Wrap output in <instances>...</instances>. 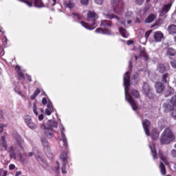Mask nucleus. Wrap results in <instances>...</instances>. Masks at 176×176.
I'll return each instance as SVG.
<instances>
[{
  "mask_svg": "<svg viewBox=\"0 0 176 176\" xmlns=\"http://www.w3.org/2000/svg\"><path fill=\"white\" fill-rule=\"evenodd\" d=\"M172 117L175 120H176V109L173 110L172 112Z\"/></svg>",
  "mask_w": 176,
  "mask_h": 176,
  "instance_id": "bf43d9fd",
  "label": "nucleus"
},
{
  "mask_svg": "<svg viewBox=\"0 0 176 176\" xmlns=\"http://www.w3.org/2000/svg\"><path fill=\"white\" fill-rule=\"evenodd\" d=\"M89 0H80V3H82V5H89Z\"/></svg>",
  "mask_w": 176,
  "mask_h": 176,
  "instance_id": "3c124183",
  "label": "nucleus"
},
{
  "mask_svg": "<svg viewBox=\"0 0 176 176\" xmlns=\"http://www.w3.org/2000/svg\"><path fill=\"white\" fill-rule=\"evenodd\" d=\"M8 153H10V157L11 159H16V153L14 152V147H13V146H10Z\"/></svg>",
  "mask_w": 176,
  "mask_h": 176,
  "instance_id": "393cba45",
  "label": "nucleus"
},
{
  "mask_svg": "<svg viewBox=\"0 0 176 176\" xmlns=\"http://www.w3.org/2000/svg\"><path fill=\"white\" fill-rule=\"evenodd\" d=\"M143 129L146 134V135H149V126H151V122L148 120H144L142 122Z\"/></svg>",
  "mask_w": 176,
  "mask_h": 176,
  "instance_id": "2eb2a0df",
  "label": "nucleus"
},
{
  "mask_svg": "<svg viewBox=\"0 0 176 176\" xmlns=\"http://www.w3.org/2000/svg\"><path fill=\"white\" fill-rule=\"evenodd\" d=\"M157 71H158V72L160 74H164V72L166 71V66H164L163 64L158 65Z\"/></svg>",
  "mask_w": 176,
  "mask_h": 176,
  "instance_id": "2f4dec72",
  "label": "nucleus"
},
{
  "mask_svg": "<svg viewBox=\"0 0 176 176\" xmlns=\"http://www.w3.org/2000/svg\"><path fill=\"white\" fill-rule=\"evenodd\" d=\"M72 16H73V17L74 18L76 17L77 20H82V19H83V16L78 13H72Z\"/></svg>",
  "mask_w": 176,
  "mask_h": 176,
  "instance_id": "e433bc0d",
  "label": "nucleus"
},
{
  "mask_svg": "<svg viewBox=\"0 0 176 176\" xmlns=\"http://www.w3.org/2000/svg\"><path fill=\"white\" fill-rule=\"evenodd\" d=\"M132 85H137L138 83V73H135L133 75V78H131Z\"/></svg>",
  "mask_w": 176,
  "mask_h": 176,
  "instance_id": "473e14b6",
  "label": "nucleus"
},
{
  "mask_svg": "<svg viewBox=\"0 0 176 176\" xmlns=\"http://www.w3.org/2000/svg\"><path fill=\"white\" fill-rule=\"evenodd\" d=\"M170 155L172 157H176V150L172 149V151H170Z\"/></svg>",
  "mask_w": 176,
  "mask_h": 176,
  "instance_id": "de8ad7c7",
  "label": "nucleus"
},
{
  "mask_svg": "<svg viewBox=\"0 0 176 176\" xmlns=\"http://www.w3.org/2000/svg\"><path fill=\"white\" fill-rule=\"evenodd\" d=\"M155 89H156L157 93H162L163 90H164V85H163L160 82H157L155 83Z\"/></svg>",
  "mask_w": 176,
  "mask_h": 176,
  "instance_id": "a211bd4d",
  "label": "nucleus"
},
{
  "mask_svg": "<svg viewBox=\"0 0 176 176\" xmlns=\"http://www.w3.org/2000/svg\"><path fill=\"white\" fill-rule=\"evenodd\" d=\"M6 127V124H0V133L3 132V128Z\"/></svg>",
  "mask_w": 176,
  "mask_h": 176,
  "instance_id": "4d7b16f0",
  "label": "nucleus"
},
{
  "mask_svg": "<svg viewBox=\"0 0 176 176\" xmlns=\"http://www.w3.org/2000/svg\"><path fill=\"white\" fill-rule=\"evenodd\" d=\"M105 17L106 19H109L110 20H112V19H116L117 23H119V24H121V25H124V24H126V19H120L113 14H106Z\"/></svg>",
  "mask_w": 176,
  "mask_h": 176,
  "instance_id": "ddd939ff",
  "label": "nucleus"
},
{
  "mask_svg": "<svg viewBox=\"0 0 176 176\" xmlns=\"http://www.w3.org/2000/svg\"><path fill=\"white\" fill-rule=\"evenodd\" d=\"M170 101L171 104L176 107V94L172 97Z\"/></svg>",
  "mask_w": 176,
  "mask_h": 176,
  "instance_id": "58836bf2",
  "label": "nucleus"
},
{
  "mask_svg": "<svg viewBox=\"0 0 176 176\" xmlns=\"http://www.w3.org/2000/svg\"><path fill=\"white\" fill-rule=\"evenodd\" d=\"M64 5L66 6V8H69V9H74V8H75V3H74V1L72 0L65 1Z\"/></svg>",
  "mask_w": 176,
  "mask_h": 176,
  "instance_id": "4be33fe9",
  "label": "nucleus"
},
{
  "mask_svg": "<svg viewBox=\"0 0 176 176\" xmlns=\"http://www.w3.org/2000/svg\"><path fill=\"white\" fill-rule=\"evenodd\" d=\"M42 104L43 105H46L47 104V99H46V98H43Z\"/></svg>",
  "mask_w": 176,
  "mask_h": 176,
  "instance_id": "13d9d810",
  "label": "nucleus"
},
{
  "mask_svg": "<svg viewBox=\"0 0 176 176\" xmlns=\"http://www.w3.org/2000/svg\"><path fill=\"white\" fill-rule=\"evenodd\" d=\"M16 148L15 150L17 152H21V151H25L26 146L25 142H24L23 139L21 137L18 136L16 138Z\"/></svg>",
  "mask_w": 176,
  "mask_h": 176,
  "instance_id": "1a4fd4ad",
  "label": "nucleus"
},
{
  "mask_svg": "<svg viewBox=\"0 0 176 176\" xmlns=\"http://www.w3.org/2000/svg\"><path fill=\"white\" fill-rule=\"evenodd\" d=\"M27 126L29 127V129H31V130H35V129H36V127H38L36 124H35L32 121L31 122H29V124Z\"/></svg>",
  "mask_w": 176,
  "mask_h": 176,
  "instance_id": "72a5a7b5",
  "label": "nucleus"
},
{
  "mask_svg": "<svg viewBox=\"0 0 176 176\" xmlns=\"http://www.w3.org/2000/svg\"><path fill=\"white\" fill-rule=\"evenodd\" d=\"M168 76H169L168 73H166V74H164L163 75V76H162V82L164 83H167V78H168Z\"/></svg>",
  "mask_w": 176,
  "mask_h": 176,
  "instance_id": "4c0bfd02",
  "label": "nucleus"
},
{
  "mask_svg": "<svg viewBox=\"0 0 176 176\" xmlns=\"http://www.w3.org/2000/svg\"><path fill=\"white\" fill-rule=\"evenodd\" d=\"M101 27H111L112 26V22L111 21H108V20H103L101 21L100 23Z\"/></svg>",
  "mask_w": 176,
  "mask_h": 176,
  "instance_id": "cd10ccee",
  "label": "nucleus"
},
{
  "mask_svg": "<svg viewBox=\"0 0 176 176\" xmlns=\"http://www.w3.org/2000/svg\"><path fill=\"white\" fill-rule=\"evenodd\" d=\"M26 78H27L28 80H29V82L32 81V79L31 78V76L26 74Z\"/></svg>",
  "mask_w": 176,
  "mask_h": 176,
  "instance_id": "69168bd1",
  "label": "nucleus"
},
{
  "mask_svg": "<svg viewBox=\"0 0 176 176\" xmlns=\"http://www.w3.org/2000/svg\"><path fill=\"white\" fill-rule=\"evenodd\" d=\"M58 127V123L56 121H53L49 120L47 122V124H42L41 129L45 130V134L48 138H53L54 137V133L53 132V129H57Z\"/></svg>",
  "mask_w": 176,
  "mask_h": 176,
  "instance_id": "7ed1b4c3",
  "label": "nucleus"
},
{
  "mask_svg": "<svg viewBox=\"0 0 176 176\" xmlns=\"http://www.w3.org/2000/svg\"><path fill=\"white\" fill-rule=\"evenodd\" d=\"M14 168H16V166H14V164H10V165H9V170H14Z\"/></svg>",
  "mask_w": 176,
  "mask_h": 176,
  "instance_id": "052dcab7",
  "label": "nucleus"
},
{
  "mask_svg": "<svg viewBox=\"0 0 176 176\" xmlns=\"http://www.w3.org/2000/svg\"><path fill=\"white\" fill-rule=\"evenodd\" d=\"M158 155L160 159L162 160V162H161L160 164V169L161 171V174H162V175H166V166H164V163H167V157L163 155L162 151H159Z\"/></svg>",
  "mask_w": 176,
  "mask_h": 176,
  "instance_id": "0eeeda50",
  "label": "nucleus"
},
{
  "mask_svg": "<svg viewBox=\"0 0 176 176\" xmlns=\"http://www.w3.org/2000/svg\"><path fill=\"white\" fill-rule=\"evenodd\" d=\"M155 19H156V16L154 14H150L145 19V23L151 24V23L155 21Z\"/></svg>",
  "mask_w": 176,
  "mask_h": 176,
  "instance_id": "aec40b11",
  "label": "nucleus"
},
{
  "mask_svg": "<svg viewBox=\"0 0 176 176\" xmlns=\"http://www.w3.org/2000/svg\"><path fill=\"white\" fill-rule=\"evenodd\" d=\"M166 54L170 57H174L176 54V50L174 48L169 47L166 50Z\"/></svg>",
  "mask_w": 176,
  "mask_h": 176,
  "instance_id": "b1692460",
  "label": "nucleus"
},
{
  "mask_svg": "<svg viewBox=\"0 0 176 176\" xmlns=\"http://www.w3.org/2000/svg\"><path fill=\"white\" fill-rule=\"evenodd\" d=\"M24 120H25V124L28 125V124L32 122V118L30 116H26L24 118Z\"/></svg>",
  "mask_w": 176,
  "mask_h": 176,
  "instance_id": "f704fd0d",
  "label": "nucleus"
},
{
  "mask_svg": "<svg viewBox=\"0 0 176 176\" xmlns=\"http://www.w3.org/2000/svg\"><path fill=\"white\" fill-rule=\"evenodd\" d=\"M168 32H169L170 35H174L176 34V25L174 24L170 25L167 28Z\"/></svg>",
  "mask_w": 176,
  "mask_h": 176,
  "instance_id": "6ab92c4d",
  "label": "nucleus"
},
{
  "mask_svg": "<svg viewBox=\"0 0 176 176\" xmlns=\"http://www.w3.org/2000/svg\"><path fill=\"white\" fill-rule=\"evenodd\" d=\"M170 65L173 68L176 69V59L170 62Z\"/></svg>",
  "mask_w": 176,
  "mask_h": 176,
  "instance_id": "8fccbe9b",
  "label": "nucleus"
},
{
  "mask_svg": "<svg viewBox=\"0 0 176 176\" xmlns=\"http://www.w3.org/2000/svg\"><path fill=\"white\" fill-rule=\"evenodd\" d=\"M153 37L155 42H162V39L164 38V35L162 33V32H155Z\"/></svg>",
  "mask_w": 176,
  "mask_h": 176,
  "instance_id": "dca6fc26",
  "label": "nucleus"
},
{
  "mask_svg": "<svg viewBox=\"0 0 176 176\" xmlns=\"http://www.w3.org/2000/svg\"><path fill=\"white\" fill-rule=\"evenodd\" d=\"M163 108L165 112H170V111H173L175 107L173 103H171L170 100H167L165 103H164Z\"/></svg>",
  "mask_w": 176,
  "mask_h": 176,
  "instance_id": "4468645a",
  "label": "nucleus"
},
{
  "mask_svg": "<svg viewBox=\"0 0 176 176\" xmlns=\"http://www.w3.org/2000/svg\"><path fill=\"white\" fill-rule=\"evenodd\" d=\"M18 1H19V2H23L24 3H26V5L29 6V8H31L32 5H34L35 8H46L47 6H48L47 4H44L42 0H29V1L24 0Z\"/></svg>",
  "mask_w": 176,
  "mask_h": 176,
  "instance_id": "423d86ee",
  "label": "nucleus"
},
{
  "mask_svg": "<svg viewBox=\"0 0 176 176\" xmlns=\"http://www.w3.org/2000/svg\"><path fill=\"white\" fill-rule=\"evenodd\" d=\"M0 175L1 176H6V175H8V171H6V170H1L0 172Z\"/></svg>",
  "mask_w": 176,
  "mask_h": 176,
  "instance_id": "6e6d98bb",
  "label": "nucleus"
},
{
  "mask_svg": "<svg viewBox=\"0 0 176 176\" xmlns=\"http://www.w3.org/2000/svg\"><path fill=\"white\" fill-rule=\"evenodd\" d=\"M41 142L44 147V151L49 149V142H47V140L45 138H41Z\"/></svg>",
  "mask_w": 176,
  "mask_h": 176,
  "instance_id": "bb28decb",
  "label": "nucleus"
},
{
  "mask_svg": "<svg viewBox=\"0 0 176 176\" xmlns=\"http://www.w3.org/2000/svg\"><path fill=\"white\" fill-rule=\"evenodd\" d=\"M43 119V114H40L38 116V120H42Z\"/></svg>",
  "mask_w": 176,
  "mask_h": 176,
  "instance_id": "338daca9",
  "label": "nucleus"
},
{
  "mask_svg": "<svg viewBox=\"0 0 176 176\" xmlns=\"http://www.w3.org/2000/svg\"><path fill=\"white\" fill-rule=\"evenodd\" d=\"M149 148H150V149L151 151V153L153 155V159L155 160L156 159V152H155L153 151V148H152V146L151 144H149Z\"/></svg>",
  "mask_w": 176,
  "mask_h": 176,
  "instance_id": "a19ab883",
  "label": "nucleus"
},
{
  "mask_svg": "<svg viewBox=\"0 0 176 176\" xmlns=\"http://www.w3.org/2000/svg\"><path fill=\"white\" fill-rule=\"evenodd\" d=\"M142 91L143 93H144V94L146 95V96L152 99L154 97L153 93L152 92V88L151 87V86L149 85H148V83L144 82L142 87Z\"/></svg>",
  "mask_w": 176,
  "mask_h": 176,
  "instance_id": "9d476101",
  "label": "nucleus"
},
{
  "mask_svg": "<svg viewBox=\"0 0 176 176\" xmlns=\"http://www.w3.org/2000/svg\"><path fill=\"white\" fill-rule=\"evenodd\" d=\"M132 95L135 96V98H139L140 97V92L138 90L132 89L131 90Z\"/></svg>",
  "mask_w": 176,
  "mask_h": 176,
  "instance_id": "c9c22d12",
  "label": "nucleus"
},
{
  "mask_svg": "<svg viewBox=\"0 0 176 176\" xmlns=\"http://www.w3.org/2000/svg\"><path fill=\"white\" fill-rule=\"evenodd\" d=\"M144 1L145 0H135V3H137V5H139V6H141V5L144 3Z\"/></svg>",
  "mask_w": 176,
  "mask_h": 176,
  "instance_id": "09e8293b",
  "label": "nucleus"
},
{
  "mask_svg": "<svg viewBox=\"0 0 176 176\" xmlns=\"http://www.w3.org/2000/svg\"><path fill=\"white\" fill-rule=\"evenodd\" d=\"M151 135L152 140H154V141H156V140L159 138V132L156 131V129H154L153 130Z\"/></svg>",
  "mask_w": 176,
  "mask_h": 176,
  "instance_id": "7c9ffc66",
  "label": "nucleus"
},
{
  "mask_svg": "<svg viewBox=\"0 0 176 176\" xmlns=\"http://www.w3.org/2000/svg\"><path fill=\"white\" fill-rule=\"evenodd\" d=\"M175 140V135L170 128H166L161 135L160 142L162 145H168L170 142Z\"/></svg>",
  "mask_w": 176,
  "mask_h": 176,
  "instance_id": "20e7f679",
  "label": "nucleus"
},
{
  "mask_svg": "<svg viewBox=\"0 0 176 176\" xmlns=\"http://www.w3.org/2000/svg\"><path fill=\"white\" fill-rule=\"evenodd\" d=\"M1 146L4 148V151H8V144H6V138L5 136H2L1 138Z\"/></svg>",
  "mask_w": 176,
  "mask_h": 176,
  "instance_id": "5701e85b",
  "label": "nucleus"
},
{
  "mask_svg": "<svg viewBox=\"0 0 176 176\" xmlns=\"http://www.w3.org/2000/svg\"><path fill=\"white\" fill-rule=\"evenodd\" d=\"M36 153V151H34V152L28 153V154L25 156H26V157H32V156H34V155L35 156Z\"/></svg>",
  "mask_w": 176,
  "mask_h": 176,
  "instance_id": "a18cd8bd",
  "label": "nucleus"
},
{
  "mask_svg": "<svg viewBox=\"0 0 176 176\" xmlns=\"http://www.w3.org/2000/svg\"><path fill=\"white\" fill-rule=\"evenodd\" d=\"M56 2V0H52L51 1H50V5H51V6H55Z\"/></svg>",
  "mask_w": 176,
  "mask_h": 176,
  "instance_id": "680f3d73",
  "label": "nucleus"
},
{
  "mask_svg": "<svg viewBox=\"0 0 176 176\" xmlns=\"http://www.w3.org/2000/svg\"><path fill=\"white\" fill-rule=\"evenodd\" d=\"M111 3L113 5V11L117 14L123 13L124 9V3L123 0H111Z\"/></svg>",
  "mask_w": 176,
  "mask_h": 176,
  "instance_id": "39448f33",
  "label": "nucleus"
},
{
  "mask_svg": "<svg viewBox=\"0 0 176 176\" xmlns=\"http://www.w3.org/2000/svg\"><path fill=\"white\" fill-rule=\"evenodd\" d=\"M96 34H102L103 35H111V31L108 29L102 30L101 28H98L96 30Z\"/></svg>",
  "mask_w": 176,
  "mask_h": 176,
  "instance_id": "f3484780",
  "label": "nucleus"
},
{
  "mask_svg": "<svg viewBox=\"0 0 176 176\" xmlns=\"http://www.w3.org/2000/svg\"><path fill=\"white\" fill-rule=\"evenodd\" d=\"M17 74L19 79H24V74L21 72H19Z\"/></svg>",
  "mask_w": 176,
  "mask_h": 176,
  "instance_id": "603ef678",
  "label": "nucleus"
},
{
  "mask_svg": "<svg viewBox=\"0 0 176 176\" xmlns=\"http://www.w3.org/2000/svg\"><path fill=\"white\" fill-rule=\"evenodd\" d=\"M41 93V90H39V89H36V90L34 91V94L35 96H38V94H39Z\"/></svg>",
  "mask_w": 176,
  "mask_h": 176,
  "instance_id": "0e129e2a",
  "label": "nucleus"
},
{
  "mask_svg": "<svg viewBox=\"0 0 176 176\" xmlns=\"http://www.w3.org/2000/svg\"><path fill=\"white\" fill-rule=\"evenodd\" d=\"M45 115H47V116H50V115H52V113L54 112V110H51L50 109H45Z\"/></svg>",
  "mask_w": 176,
  "mask_h": 176,
  "instance_id": "ea45409f",
  "label": "nucleus"
},
{
  "mask_svg": "<svg viewBox=\"0 0 176 176\" xmlns=\"http://www.w3.org/2000/svg\"><path fill=\"white\" fill-rule=\"evenodd\" d=\"M18 156L21 163H26V162H28V158L27 157V155L25 154L21 155V153H19Z\"/></svg>",
  "mask_w": 176,
  "mask_h": 176,
  "instance_id": "a878e982",
  "label": "nucleus"
},
{
  "mask_svg": "<svg viewBox=\"0 0 176 176\" xmlns=\"http://www.w3.org/2000/svg\"><path fill=\"white\" fill-rule=\"evenodd\" d=\"M21 175V171H17L16 173H15V176H20Z\"/></svg>",
  "mask_w": 176,
  "mask_h": 176,
  "instance_id": "774afa93",
  "label": "nucleus"
},
{
  "mask_svg": "<svg viewBox=\"0 0 176 176\" xmlns=\"http://www.w3.org/2000/svg\"><path fill=\"white\" fill-rule=\"evenodd\" d=\"M14 91H16V93L19 94V96H23V93H21V91H20V88L19 87H16L14 88Z\"/></svg>",
  "mask_w": 176,
  "mask_h": 176,
  "instance_id": "49530a36",
  "label": "nucleus"
},
{
  "mask_svg": "<svg viewBox=\"0 0 176 176\" xmlns=\"http://www.w3.org/2000/svg\"><path fill=\"white\" fill-rule=\"evenodd\" d=\"M36 109H38L37 108H36V103H34L33 104V112H34V113H35V115L36 116H38V111H36Z\"/></svg>",
  "mask_w": 176,
  "mask_h": 176,
  "instance_id": "79ce46f5",
  "label": "nucleus"
},
{
  "mask_svg": "<svg viewBox=\"0 0 176 176\" xmlns=\"http://www.w3.org/2000/svg\"><path fill=\"white\" fill-rule=\"evenodd\" d=\"M123 80L124 86L125 100L126 101L129 102L133 111H137L138 109V104H137V102L134 100L133 96L129 94V90H130V72H126L124 74Z\"/></svg>",
  "mask_w": 176,
  "mask_h": 176,
  "instance_id": "f257e3e1",
  "label": "nucleus"
},
{
  "mask_svg": "<svg viewBox=\"0 0 176 176\" xmlns=\"http://www.w3.org/2000/svg\"><path fill=\"white\" fill-rule=\"evenodd\" d=\"M173 93H174V89L169 87L166 89V91L164 94V96L165 97H170V96H171Z\"/></svg>",
  "mask_w": 176,
  "mask_h": 176,
  "instance_id": "c756f323",
  "label": "nucleus"
},
{
  "mask_svg": "<svg viewBox=\"0 0 176 176\" xmlns=\"http://www.w3.org/2000/svg\"><path fill=\"white\" fill-rule=\"evenodd\" d=\"M64 131H65V128L62 125V129H60L61 136H59L58 140L59 145H63L65 148H68V140H67V137L65 136Z\"/></svg>",
  "mask_w": 176,
  "mask_h": 176,
  "instance_id": "6e6552de",
  "label": "nucleus"
},
{
  "mask_svg": "<svg viewBox=\"0 0 176 176\" xmlns=\"http://www.w3.org/2000/svg\"><path fill=\"white\" fill-rule=\"evenodd\" d=\"M131 16H133V12H132L128 11L125 14L126 19H130V17H131Z\"/></svg>",
  "mask_w": 176,
  "mask_h": 176,
  "instance_id": "c03bdc74",
  "label": "nucleus"
},
{
  "mask_svg": "<svg viewBox=\"0 0 176 176\" xmlns=\"http://www.w3.org/2000/svg\"><path fill=\"white\" fill-rule=\"evenodd\" d=\"M151 32H152V30H148L145 33L146 39H148V38H149V35H151Z\"/></svg>",
  "mask_w": 176,
  "mask_h": 176,
  "instance_id": "5fc2aeb1",
  "label": "nucleus"
},
{
  "mask_svg": "<svg viewBox=\"0 0 176 176\" xmlns=\"http://www.w3.org/2000/svg\"><path fill=\"white\" fill-rule=\"evenodd\" d=\"M60 160L63 162V166H62V173L63 174H67V163L68 162V155L67 153L63 152L60 155Z\"/></svg>",
  "mask_w": 176,
  "mask_h": 176,
  "instance_id": "9b49d317",
  "label": "nucleus"
},
{
  "mask_svg": "<svg viewBox=\"0 0 176 176\" xmlns=\"http://www.w3.org/2000/svg\"><path fill=\"white\" fill-rule=\"evenodd\" d=\"M173 5V3H168V4H165L162 8L160 10V16H166V14H167V13H168V12L170 11V10L171 9V6Z\"/></svg>",
  "mask_w": 176,
  "mask_h": 176,
  "instance_id": "f8f14e48",
  "label": "nucleus"
},
{
  "mask_svg": "<svg viewBox=\"0 0 176 176\" xmlns=\"http://www.w3.org/2000/svg\"><path fill=\"white\" fill-rule=\"evenodd\" d=\"M35 157H36L37 162H38V163H40V164H41V163H43V157L42 156V153L38 151V150H37L36 151Z\"/></svg>",
  "mask_w": 176,
  "mask_h": 176,
  "instance_id": "412c9836",
  "label": "nucleus"
},
{
  "mask_svg": "<svg viewBox=\"0 0 176 176\" xmlns=\"http://www.w3.org/2000/svg\"><path fill=\"white\" fill-rule=\"evenodd\" d=\"M98 19V15H97L94 11L89 10L87 16V21H88V23L85 21H82L80 22V24L84 27V28H86V30L91 31L95 30L98 25V22H97Z\"/></svg>",
  "mask_w": 176,
  "mask_h": 176,
  "instance_id": "f03ea898",
  "label": "nucleus"
},
{
  "mask_svg": "<svg viewBox=\"0 0 176 176\" xmlns=\"http://www.w3.org/2000/svg\"><path fill=\"white\" fill-rule=\"evenodd\" d=\"M120 32L123 38H129V32L123 28H119Z\"/></svg>",
  "mask_w": 176,
  "mask_h": 176,
  "instance_id": "c85d7f7f",
  "label": "nucleus"
},
{
  "mask_svg": "<svg viewBox=\"0 0 176 176\" xmlns=\"http://www.w3.org/2000/svg\"><path fill=\"white\" fill-rule=\"evenodd\" d=\"M94 2L98 5H102L104 0H94Z\"/></svg>",
  "mask_w": 176,
  "mask_h": 176,
  "instance_id": "864d4df0",
  "label": "nucleus"
},
{
  "mask_svg": "<svg viewBox=\"0 0 176 176\" xmlns=\"http://www.w3.org/2000/svg\"><path fill=\"white\" fill-rule=\"evenodd\" d=\"M15 71L16 72V74H18L19 72H21V71L20 70V66H16Z\"/></svg>",
  "mask_w": 176,
  "mask_h": 176,
  "instance_id": "e2e57ef3",
  "label": "nucleus"
},
{
  "mask_svg": "<svg viewBox=\"0 0 176 176\" xmlns=\"http://www.w3.org/2000/svg\"><path fill=\"white\" fill-rule=\"evenodd\" d=\"M47 109H50L51 111H54V109L53 108V104L51 102L47 103Z\"/></svg>",
  "mask_w": 176,
  "mask_h": 176,
  "instance_id": "37998d69",
  "label": "nucleus"
}]
</instances>
